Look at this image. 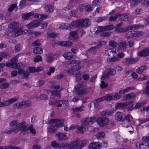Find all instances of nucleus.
Here are the masks:
<instances>
[{
	"instance_id": "nucleus-1",
	"label": "nucleus",
	"mask_w": 149,
	"mask_h": 149,
	"mask_svg": "<svg viewBox=\"0 0 149 149\" xmlns=\"http://www.w3.org/2000/svg\"><path fill=\"white\" fill-rule=\"evenodd\" d=\"M95 120V118L94 117H87L82 119V122L83 124L81 126L78 127V130L81 133H84V132L88 130L89 123H93Z\"/></svg>"
},
{
	"instance_id": "nucleus-2",
	"label": "nucleus",
	"mask_w": 149,
	"mask_h": 149,
	"mask_svg": "<svg viewBox=\"0 0 149 149\" xmlns=\"http://www.w3.org/2000/svg\"><path fill=\"white\" fill-rule=\"evenodd\" d=\"M86 84L85 82L82 81L81 83L76 85L74 90L77 91V93L79 95H85L87 93V92L86 90Z\"/></svg>"
},
{
	"instance_id": "nucleus-3",
	"label": "nucleus",
	"mask_w": 149,
	"mask_h": 149,
	"mask_svg": "<svg viewBox=\"0 0 149 149\" xmlns=\"http://www.w3.org/2000/svg\"><path fill=\"white\" fill-rule=\"evenodd\" d=\"M116 73V71L114 69H108L107 71H104L101 77V79L104 80L105 79L109 78V76L113 75Z\"/></svg>"
},
{
	"instance_id": "nucleus-4",
	"label": "nucleus",
	"mask_w": 149,
	"mask_h": 149,
	"mask_svg": "<svg viewBox=\"0 0 149 149\" xmlns=\"http://www.w3.org/2000/svg\"><path fill=\"white\" fill-rule=\"evenodd\" d=\"M70 144V149H81V148L79 139H75L73 140Z\"/></svg>"
},
{
	"instance_id": "nucleus-5",
	"label": "nucleus",
	"mask_w": 149,
	"mask_h": 149,
	"mask_svg": "<svg viewBox=\"0 0 149 149\" xmlns=\"http://www.w3.org/2000/svg\"><path fill=\"white\" fill-rule=\"evenodd\" d=\"M96 121L98 124L101 127L104 126L108 125L109 122L108 118L104 117L98 118Z\"/></svg>"
},
{
	"instance_id": "nucleus-6",
	"label": "nucleus",
	"mask_w": 149,
	"mask_h": 149,
	"mask_svg": "<svg viewBox=\"0 0 149 149\" xmlns=\"http://www.w3.org/2000/svg\"><path fill=\"white\" fill-rule=\"evenodd\" d=\"M16 128L17 129V130L18 129H19L21 131H24L29 130V127L26 126V122L24 121H22L18 124L17 127Z\"/></svg>"
},
{
	"instance_id": "nucleus-7",
	"label": "nucleus",
	"mask_w": 149,
	"mask_h": 149,
	"mask_svg": "<svg viewBox=\"0 0 149 149\" xmlns=\"http://www.w3.org/2000/svg\"><path fill=\"white\" fill-rule=\"evenodd\" d=\"M115 117L116 120L123 121L125 120V115L122 112H118L115 114Z\"/></svg>"
},
{
	"instance_id": "nucleus-8",
	"label": "nucleus",
	"mask_w": 149,
	"mask_h": 149,
	"mask_svg": "<svg viewBox=\"0 0 149 149\" xmlns=\"http://www.w3.org/2000/svg\"><path fill=\"white\" fill-rule=\"evenodd\" d=\"M137 54L138 56H149V47L146 48L138 52Z\"/></svg>"
},
{
	"instance_id": "nucleus-9",
	"label": "nucleus",
	"mask_w": 149,
	"mask_h": 149,
	"mask_svg": "<svg viewBox=\"0 0 149 149\" xmlns=\"http://www.w3.org/2000/svg\"><path fill=\"white\" fill-rule=\"evenodd\" d=\"M120 16H119V19L123 21H126L129 20L130 19V16L127 13H118Z\"/></svg>"
},
{
	"instance_id": "nucleus-10",
	"label": "nucleus",
	"mask_w": 149,
	"mask_h": 149,
	"mask_svg": "<svg viewBox=\"0 0 149 149\" xmlns=\"http://www.w3.org/2000/svg\"><path fill=\"white\" fill-rule=\"evenodd\" d=\"M19 23L15 22H13L8 25V27L13 29L14 32L15 31L17 30V29L19 28Z\"/></svg>"
},
{
	"instance_id": "nucleus-11",
	"label": "nucleus",
	"mask_w": 149,
	"mask_h": 149,
	"mask_svg": "<svg viewBox=\"0 0 149 149\" xmlns=\"http://www.w3.org/2000/svg\"><path fill=\"white\" fill-rule=\"evenodd\" d=\"M17 58L15 57L13 58L11 60V62L12 64L13 68L14 69H18L20 68L21 66L17 63Z\"/></svg>"
},
{
	"instance_id": "nucleus-12",
	"label": "nucleus",
	"mask_w": 149,
	"mask_h": 149,
	"mask_svg": "<svg viewBox=\"0 0 149 149\" xmlns=\"http://www.w3.org/2000/svg\"><path fill=\"white\" fill-rule=\"evenodd\" d=\"M57 44L61 46L69 47L72 45V42L69 41H58Z\"/></svg>"
},
{
	"instance_id": "nucleus-13",
	"label": "nucleus",
	"mask_w": 149,
	"mask_h": 149,
	"mask_svg": "<svg viewBox=\"0 0 149 149\" xmlns=\"http://www.w3.org/2000/svg\"><path fill=\"white\" fill-rule=\"evenodd\" d=\"M56 136L58 137L57 139L59 141L65 140L68 139L66 134L58 133L56 134Z\"/></svg>"
},
{
	"instance_id": "nucleus-14",
	"label": "nucleus",
	"mask_w": 149,
	"mask_h": 149,
	"mask_svg": "<svg viewBox=\"0 0 149 149\" xmlns=\"http://www.w3.org/2000/svg\"><path fill=\"white\" fill-rule=\"evenodd\" d=\"M136 95L134 93H132L125 95L123 96V100H124L126 101L129 100L134 98L136 97Z\"/></svg>"
},
{
	"instance_id": "nucleus-15",
	"label": "nucleus",
	"mask_w": 149,
	"mask_h": 149,
	"mask_svg": "<svg viewBox=\"0 0 149 149\" xmlns=\"http://www.w3.org/2000/svg\"><path fill=\"white\" fill-rule=\"evenodd\" d=\"M76 66H73L69 68L67 70V73L68 74L74 75L77 72V71H78L79 68H78Z\"/></svg>"
},
{
	"instance_id": "nucleus-16",
	"label": "nucleus",
	"mask_w": 149,
	"mask_h": 149,
	"mask_svg": "<svg viewBox=\"0 0 149 149\" xmlns=\"http://www.w3.org/2000/svg\"><path fill=\"white\" fill-rule=\"evenodd\" d=\"M100 145L98 142H93L88 145L89 149H100Z\"/></svg>"
},
{
	"instance_id": "nucleus-17",
	"label": "nucleus",
	"mask_w": 149,
	"mask_h": 149,
	"mask_svg": "<svg viewBox=\"0 0 149 149\" xmlns=\"http://www.w3.org/2000/svg\"><path fill=\"white\" fill-rule=\"evenodd\" d=\"M81 23V28L85 26H88L90 25V21L88 19H85L83 20H80Z\"/></svg>"
},
{
	"instance_id": "nucleus-18",
	"label": "nucleus",
	"mask_w": 149,
	"mask_h": 149,
	"mask_svg": "<svg viewBox=\"0 0 149 149\" xmlns=\"http://www.w3.org/2000/svg\"><path fill=\"white\" fill-rule=\"evenodd\" d=\"M103 45L102 43L100 42L98 45L94 47H91L88 49V52H91L93 54H95L96 53V49L99 48V46Z\"/></svg>"
},
{
	"instance_id": "nucleus-19",
	"label": "nucleus",
	"mask_w": 149,
	"mask_h": 149,
	"mask_svg": "<svg viewBox=\"0 0 149 149\" xmlns=\"http://www.w3.org/2000/svg\"><path fill=\"white\" fill-rule=\"evenodd\" d=\"M57 130V128L55 125H51L47 127V131L50 134L54 133Z\"/></svg>"
},
{
	"instance_id": "nucleus-20",
	"label": "nucleus",
	"mask_w": 149,
	"mask_h": 149,
	"mask_svg": "<svg viewBox=\"0 0 149 149\" xmlns=\"http://www.w3.org/2000/svg\"><path fill=\"white\" fill-rule=\"evenodd\" d=\"M126 62L129 64H132L133 63L136 62L138 60V58H125Z\"/></svg>"
},
{
	"instance_id": "nucleus-21",
	"label": "nucleus",
	"mask_w": 149,
	"mask_h": 149,
	"mask_svg": "<svg viewBox=\"0 0 149 149\" xmlns=\"http://www.w3.org/2000/svg\"><path fill=\"white\" fill-rule=\"evenodd\" d=\"M63 56L67 60H70L73 58V55L70 52H66L63 54Z\"/></svg>"
},
{
	"instance_id": "nucleus-22",
	"label": "nucleus",
	"mask_w": 149,
	"mask_h": 149,
	"mask_svg": "<svg viewBox=\"0 0 149 149\" xmlns=\"http://www.w3.org/2000/svg\"><path fill=\"white\" fill-rule=\"evenodd\" d=\"M147 66L146 65L141 66L136 69V72L139 74H141L143 70L147 69Z\"/></svg>"
},
{
	"instance_id": "nucleus-23",
	"label": "nucleus",
	"mask_w": 149,
	"mask_h": 149,
	"mask_svg": "<svg viewBox=\"0 0 149 149\" xmlns=\"http://www.w3.org/2000/svg\"><path fill=\"white\" fill-rule=\"evenodd\" d=\"M17 100V98H12L9 100H8L5 101L4 102V106H7L10 104H11L12 103L16 102Z\"/></svg>"
},
{
	"instance_id": "nucleus-24",
	"label": "nucleus",
	"mask_w": 149,
	"mask_h": 149,
	"mask_svg": "<svg viewBox=\"0 0 149 149\" xmlns=\"http://www.w3.org/2000/svg\"><path fill=\"white\" fill-rule=\"evenodd\" d=\"M71 24L72 28L73 27H76L81 28V23L80 20L77 21L76 20L73 21L71 22Z\"/></svg>"
},
{
	"instance_id": "nucleus-25",
	"label": "nucleus",
	"mask_w": 149,
	"mask_h": 149,
	"mask_svg": "<svg viewBox=\"0 0 149 149\" xmlns=\"http://www.w3.org/2000/svg\"><path fill=\"white\" fill-rule=\"evenodd\" d=\"M134 89V88L132 86L127 87L125 89L120 91L119 92V93L121 95L122 94L125 93L131 90Z\"/></svg>"
},
{
	"instance_id": "nucleus-26",
	"label": "nucleus",
	"mask_w": 149,
	"mask_h": 149,
	"mask_svg": "<svg viewBox=\"0 0 149 149\" xmlns=\"http://www.w3.org/2000/svg\"><path fill=\"white\" fill-rule=\"evenodd\" d=\"M58 120L56 123V124L55 125L56 128L63 126L64 121H65L64 119L60 120L58 119Z\"/></svg>"
},
{
	"instance_id": "nucleus-27",
	"label": "nucleus",
	"mask_w": 149,
	"mask_h": 149,
	"mask_svg": "<svg viewBox=\"0 0 149 149\" xmlns=\"http://www.w3.org/2000/svg\"><path fill=\"white\" fill-rule=\"evenodd\" d=\"M33 52L35 54H41L42 53V49L40 47H35L33 49Z\"/></svg>"
},
{
	"instance_id": "nucleus-28",
	"label": "nucleus",
	"mask_w": 149,
	"mask_h": 149,
	"mask_svg": "<svg viewBox=\"0 0 149 149\" xmlns=\"http://www.w3.org/2000/svg\"><path fill=\"white\" fill-rule=\"evenodd\" d=\"M33 14L34 13L33 11L26 14H23L22 16V18L24 20H28L30 16L32 15H33Z\"/></svg>"
},
{
	"instance_id": "nucleus-29",
	"label": "nucleus",
	"mask_w": 149,
	"mask_h": 149,
	"mask_svg": "<svg viewBox=\"0 0 149 149\" xmlns=\"http://www.w3.org/2000/svg\"><path fill=\"white\" fill-rule=\"evenodd\" d=\"M142 27V26L139 24H134L132 25H131L130 26H129V28L130 30H136L137 29L139 28H141Z\"/></svg>"
},
{
	"instance_id": "nucleus-30",
	"label": "nucleus",
	"mask_w": 149,
	"mask_h": 149,
	"mask_svg": "<svg viewBox=\"0 0 149 149\" xmlns=\"http://www.w3.org/2000/svg\"><path fill=\"white\" fill-rule=\"evenodd\" d=\"M52 96L58 97H61V94L60 92L57 91L56 90L50 91Z\"/></svg>"
},
{
	"instance_id": "nucleus-31",
	"label": "nucleus",
	"mask_w": 149,
	"mask_h": 149,
	"mask_svg": "<svg viewBox=\"0 0 149 149\" xmlns=\"http://www.w3.org/2000/svg\"><path fill=\"white\" fill-rule=\"evenodd\" d=\"M113 113V111L105 110L102 111L101 114L102 116H107L111 115Z\"/></svg>"
},
{
	"instance_id": "nucleus-32",
	"label": "nucleus",
	"mask_w": 149,
	"mask_h": 149,
	"mask_svg": "<svg viewBox=\"0 0 149 149\" xmlns=\"http://www.w3.org/2000/svg\"><path fill=\"white\" fill-rule=\"evenodd\" d=\"M146 102L144 101L140 102L139 103H136L134 107L135 109H138L140 107L143 106L145 104H146Z\"/></svg>"
},
{
	"instance_id": "nucleus-33",
	"label": "nucleus",
	"mask_w": 149,
	"mask_h": 149,
	"mask_svg": "<svg viewBox=\"0 0 149 149\" xmlns=\"http://www.w3.org/2000/svg\"><path fill=\"white\" fill-rule=\"evenodd\" d=\"M127 44H126L125 42H120L119 43L118 46L120 48L122 49H125L126 48Z\"/></svg>"
},
{
	"instance_id": "nucleus-34",
	"label": "nucleus",
	"mask_w": 149,
	"mask_h": 149,
	"mask_svg": "<svg viewBox=\"0 0 149 149\" xmlns=\"http://www.w3.org/2000/svg\"><path fill=\"white\" fill-rule=\"evenodd\" d=\"M52 88L54 89V90L60 92L62 90V87L59 84L57 85H53L52 86Z\"/></svg>"
},
{
	"instance_id": "nucleus-35",
	"label": "nucleus",
	"mask_w": 149,
	"mask_h": 149,
	"mask_svg": "<svg viewBox=\"0 0 149 149\" xmlns=\"http://www.w3.org/2000/svg\"><path fill=\"white\" fill-rule=\"evenodd\" d=\"M13 106L15 108H17L18 109H21L24 107L22 101L15 104Z\"/></svg>"
},
{
	"instance_id": "nucleus-36",
	"label": "nucleus",
	"mask_w": 149,
	"mask_h": 149,
	"mask_svg": "<svg viewBox=\"0 0 149 149\" xmlns=\"http://www.w3.org/2000/svg\"><path fill=\"white\" fill-rule=\"evenodd\" d=\"M47 57L46 61L48 62L53 61L54 59V57L50 53H48L46 55Z\"/></svg>"
},
{
	"instance_id": "nucleus-37",
	"label": "nucleus",
	"mask_w": 149,
	"mask_h": 149,
	"mask_svg": "<svg viewBox=\"0 0 149 149\" xmlns=\"http://www.w3.org/2000/svg\"><path fill=\"white\" fill-rule=\"evenodd\" d=\"M85 11L86 12H90L92 10V8L91 5L89 4H87L84 6Z\"/></svg>"
},
{
	"instance_id": "nucleus-38",
	"label": "nucleus",
	"mask_w": 149,
	"mask_h": 149,
	"mask_svg": "<svg viewBox=\"0 0 149 149\" xmlns=\"http://www.w3.org/2000/svg\"><path fill=\"white\" fill-rule=\"evenodd\" d=\"M118 13L116 15L114 16H111L109 17V21H115L118 18H119V16H120Z\"/></svg>"
},
{
	"instance_id": "nucleus-39",
	"label": "nucleus",
	"mask_w": 149,
	"mask_h": 149,
	"mask_svg": "<svg viewBox=\"0 0 149 149\" xmlns=\"http://www.w3.org/2000/svg\"><path fill=\"white\" fill-rule=\"evenodd\" d=\"M18 132V130H17V129L14 128H10L9 130H5L4 131V133H6L8 134H10L12 132Z\"/></svg>"
},
{
	"instance_id": "nucleus-40",
	"label": "nucleus",
	"mask_w": 149,
	"mask_h": 149,
	"mask_svg": "<svg viewBox=\"0 0 149 149\" xmlns=\"http://www.w3.org/2000/svg\"><path fill=\"white\" fill-rule=\"evenodd\" d=\"M9 86V84L7 82L3 83L0 85V88L3 89L8 88Z\"/></svg>"
},
{
	"instance_id": "nucleus-41",
	"label": "nucleus",
	"mask_w": 149,
	"mask_h": 149,
	"mask_svg": "<svg viewBox=\"0 0 149 149\" xmlns=\"http://www.w3.org/2000/svg\"><path fill=\"white\" fill-rule=\"evenodd\" d=\"M80 63V61L78 60H73L70 62L69 64L73 65V66L79 65Z\"/></svg>"
},
{
	"instance_id": "nucleus-42",
	"label": "nucleus",
	"mask_w": 149,
	"mask_h": 149,
	"mask_svg": "<svg viewBox=\"0 0 149 149\" xmlns=\"http://www.w3.org/2000/svg\"><path fill=\"white\" fill-rule=\"evenodd\" d=\"M18 123L17 122V121L16 120H14L11 121L9 124L10 127H16L17 128L18 127Z\"/></svg>"
},
{
	"instance_id": "nucleus-43",
	"label": "nucleus",
	"mask_w": 149,
	"mask_h": 149,
	"mask_svg": "<svg viewBox=\"0 0 149 149\" xmlns=\"http://www.w3.org/2000/svg\"><path fill=\"white\" fill-rule=\"evenodd\" d=\"M83 106H81L80 107H75L74 108H72V110L74 112H81L83 110V109H82V107Z\"/></svg>"
},
{
	"instance_id": "nucleus-44",
	"label": "nucleus",
	"mask_w": 149,
	"mask_h": 149,
	"mask_svg": "<svg viewBox=\"0 0 149 149\" xmlns=\"http://www.w3.org/2000/svg\"><path fill=\"white\" fill-rule=\"evenodd\" d=\"M105 100L108 101H111L114 99V97L113 96V95L111 94H108L105 96Z\"/></svg>"
},
{
	"instance_id": "nucleus-45",
	"label": "nucleus",
	"mask_w": 149,
	"mask_h": 149,
	"mask_svg": "<svg viewBox=\"0 0 149 149\" xmlns=\"http://www.w3.org/2000/svg\"><path fill=\"white\" fill-rule=\"evenodd\" d=\"M70 35L72 36V38H74L75 40H77L78 38V36L77 34V33L74 31L70 32L69 33Z\"/></svg>"
},
{
	"instance_id": "nucleus-46",
	"label": "nucleus",
	"mask_w": 149,
	"mask_h": 149,
	"mask_svg": "<svg viewBox=\"0 0 149 149\" xmlns=\"http://www.w3.org/2000/svg\"><path fill=\"white\" fill-rule=\"evenodd\" d=\"M32 22L35 28L38 27L41 24L40 20L39 19H37L33 21Z\"/></svg>"
},
{
	"instance_id": "nucleus-47",
	"label": "nucleus",
	"mask_w": 149,
	"mask_h": 149,
	"mask_svg": "<svg viewBox=\"0 0 149 149\" xmlns=\"http://www.w3.org/2000/svg\"><path fill=\"white\" fill-rule=\"evenodd\" d=\"M109 45L110 46L114 48L117 46V44L113 40H110L109 42Z\"/></svg>"
},
{
	"instance_id": "nucleus-48",
	"label": "nucleus",
	"mask_w": 149,
	"mask_h": 149,
	"mask_svg": "<svg viewBox=\"0 0 149 149\" xmlns=\"http://www.w3.org/2000/svg\"><path fill=\"white\" fill-rule=\"evenodd\" d=\"M46 11L49 13H52L54 10V7L50 5L47 6L46 7Z\"/></svg>"
},
{
	"instance_id": "nucleus-49",
	"label": "nucleus",
	"mask_w": 149,
	"mask_h": 149,
	"mask_svg": "<svg viewBox=\"0 0 149 149\" xmlns=\"http://www.w3.org/2000/svg\"><path fill=\"white\" fill-rule=\"evenodd\" d=\"M58 34L56 33H49L47 34L48 36L51 38H55L57 36Z\"/></svg>"
},
{
	"instance_id": "nucleus-50",
	"label": "nucleus",
	"mask_w": 149,
	"mask_h": 149,
	"mask_svg": "<svg viewBox=\"0 0 149 149\" xmlns=\"http://www.w3.org/2000/svg\"><path fill=\"white\" fill-rule=\"evenodd\" d=\"M104 26H99L97 28V30L95 32L97 33H100L102 32L103 31H105Z\"/></svg>"
},
{
	"instance_id": "nucleus-51",
	"label": "nucleus",
	"mask_w": 149,
	"mask_h": 149,
	"mask_svg": "<svg viewBox=\"0 0 149 149\" xmlns=\"http://www.w3.org/2000/svg\"><path fill=\"white\" fill-rule=\"evenodd\" d=\"M146 145H147V143L146 142L142 141V142H141L139 144L140 149H144Z\"/></svg>"
},
{
	"instance_id": "nucleus-52",
	"label": "nucleus",
	"mask_w": 149,
	"mask_h": 149,
	"mask_svg": "<svg viewBox=\"0 0 149 149\" xmlns=\"http://www.w3.org/2000/svg\"><path fill=\"white\" fill-rule=\"evenodd\" d=\"M105 31H109L113 30L114 29V27L113 25H109L104 26Z\"/></svg>"
},
{
	"instance_id": "nucleus-53",
	"label": "nucleus",
	"mask_w": 149,
	"mask_h": 149,
	"mask_svg": "<svg viewBox=\"0 0 149 149\" xmlns=\"http://www.w3.org/2000/svg\"><path fill=\"white\" fill-rule=\"evenodd\" d=\"M107 53L109 56H114L116 53V52L115 51H113L111 49H110L107 50Z\"/></svg>"
},
{
	"instance_id": "nucleus-54",
	"label": "nucleus",
	"mask_w": 149,
	"mask_h": 149,
	"mask_svg": "<svg viewBox=\"0 0 149 149\" xmlns=\"http://www.w3.org/2000/svg\"><path fill=\"white\" fill-rule=\"evenodd\" d=\"M42 58L41 56L38 55L36 56L34 58L33 61L35 62L42 61Z\"/></svg>"
},
{
	"instance_id": "nucleus-55",
	"label": "nucleus",
	"mask_w": 149,
	"mask_h": 149,
	"mask_svg": "<svg viewBox=\"0 0 149 149\" xmlns=\"http://www.w3.org/2000/svg\"><path fill=\"white\" fill-rule=\"evenodd\" d=\"M23 104L24 107L26 108L29 106L31 105V102L29 101H23Z\"/></svg>"
},
{
	"instance_id": "nucleus-56",
	"label": "nucleus",
	"mask_w": 149,
	"mask_h": 149,
	"mask_svg": "<svg viewBox=\"0 0 149 149\" xmlns=\"http://www.w3.org/2000/svg\"><path fill=\"white\" fill-rule=\"evenodd\" d=\"M93 102L95 107H97L99 106V102H100L98 98L96 99L93 100Z\"/></svg>"
},
{
	"instance_id": "nucleus-57",
	"label": "nucleus",
	"mask_w": 149,
	"mask_h": 149,
	"mask_svg": "<svg viewBox=\"0 0 149 149\" xmlns=\"http://www.w3.org/2000/svg\"><path fill=\"white\" fill-rule=\"evenodd\" d=\"M14 32L15 33V35L18 36L22 34L23 31L22 30L18 28L17 29V31H15Z\"/></svg>"
},
{
	"instance_id": "nucleus-58",
	"label": "nucleus",
	"mask_w": 149,
	"mask_h": 149,
	"mask_svg": "<svg viewBox=\"0 0 149 149\" xmlns=\"http://www.w3.org/2000/svg\"><path fill=\"white\" fill-rule=\"evenodd\" d=\"M111 34V32H102L100 33V35L102 36L108 37Z\"/></svg>"
},
{
	"instance_id": "nucleus-59",
	"label": "nucleus",
	"mask_w": 149,
	"mask_h": 149,
	"mask_svg": "<svg viewBox=\"0 0 149 149\" xmlns=\"http://www.w3.org/2000/svg\"><path fill=\"white\" fill-rule=\"evenodd\" d=\"M143 31H135L134 33V37H140L142 36L143 34Z\"/></svg>"
},
{
	"instance_id": "nucleus-60",
	"label": "nucleus",
	"mask_w": 149,
	"mask_h": 149,
	"mask_svg": "<svg viewBox=\"0 0 149 149\" xmlns=\"http://www.w3.org/2000/svg\"><path fill=\"white\" fill-rule=\"evenodd\" d=\"M32 44L33 46H39L40 45V42L38 40H36L33 42Z\"/></svg>"
},
{
	"instance_id": "nucleus-61",
	"label": "nucleus",
	"mask_w": 149,
	"mask_h": 149,
	"mask_svg": "<svg viewBox=\"0 0 149 149\" xmlns=\"http://www.w3.org/2000/svg\"><path fill=\"white\" fill-rule=\"evenodd\" d=\"M129 2L131 6H136L138 4L135 0H129Z\"/></svg>"
},
{
	"instance_id": "nucleus-62",
	"label": "nucleus",
	"mask_w": 149,
	"mask_h": 149,
	"mask_svg": "<svg viewBox=\"0 0 149 149\" xmlns=\"http://www.w3.org/2000/svg\"><path fill=\"white\" fill-rule=\"evenodd\" d=\"M55 70V68L53 67H50L49 69V71L47 72V74L49 76L51 75V73H53Z\"/></svg>"
},
{
	"instance_id": "nucleus-63",
	"label": "nucleus",
	"mask_w": 149,
	"mask_h": 149,
	"mask_svg": "<svg viewBox=\"0 0 149 149\" xmlns=\"http://www.w3.org/2000/svg\"><path fill=\"white\" fill-rule=\"evenodd\" d=\"M105 136V134L103 132H99L97 134V138L99 139H101L103 138Z\"/></svg>"
},
{
	"instance_id": "nucleus-64",
	"label": "nucleus",
	"mask_w": 149,
	"mask_h": 149,
	"mask_svg": "<svg viewBox=\"0 0 149 149\" xmlns=\"http://www.w3.org/2000/svg\"><path fill=\"white\" fill-rule=\"evenodd\" d=\"M100 3L99 0H94L92 2L93 6H97L100 5Z\"/></svg>"
}]
</instances>
